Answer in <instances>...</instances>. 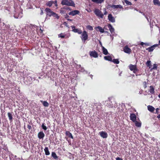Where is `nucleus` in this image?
<instances>
[{"label": "nucleus", "mask_w": 160, "mask_h": 160, "mask_svg": "<svg viewBox=\"0 0 160 160\" xmlns=\"http://www.w3.org/2000/svg\"><path fill=\"white\" fill-rule=\"evenodd\" d=\"M8 116L9 119L11 122L12 121L13 118L12 114L9 112L8 113Z\"/></svg>", "instance_id": "nucleus-23"}, {"label": "nucleus", "mask_w": 160, "mask_h": 160, "mask_svg": "<svg viewBox=\"0 0 160 160\" xmlns=\"http://www.w3.org/2000/svg\"><path fill=\"white\" fill-rule=\"evenodd\" d=\"M146 64L148 67L150 68L151 66V62L150 61H148L147 62Z\"/></svg>", "instance_id": "nucleus-30"}, {"label": "nucleus", "mask_w": 160, "mask_h": 160, "mask_svg": "<svg viewBox=\"0 0 160 160\" xmlns=\"http://www.w3.org/2000/svg\"><path fill=\"white\" fill-rule=\"evenodd\" d=\"M108 27L109 28V30L111 33H112V32H114V29L110 24H108Z\"/></svg>", "instance_id": "nucleus-20"}, {"label": "nucleus", "mask_w": 160, "mask_h": 160, "mask_svg": "<svg viewBox=\"0 0 160 160\" xmlns=\"http://www.w3.org/2000/svg\"><path fill=\"white\" fill-rule=\"evenodd\" d=\"M148 110L152 112H153L155 110V108L152 106L149 105L148 106Z\"/></svg>", "instance_id": "nucleus-19"}, {"label": "nucleus", "mask_w": 160, "mask_h": 160, "mask_svg": "<svg viewBox=\"0 0 160 160\" xmlns=\"http://www.w3.org/2000/svg\"><path fill=\"white\" fill-rule=\"evenodd\" d=\"M40 102L42 103L43 105L45 107H48L49 106V103L46 101L41 100Z\"/></svg>", "instance_id": "nucleus-24"}, {"label": "nucleus", "mask_w": 160, "mask_h": 160, "mask_svg": "<svg viewBox=\"0 0 160 160\" xmlns=\"http://www.w3.org/2000/svg\"><path fill=\"white\" fill-rule=\"evenodd\" d=\"M158 46V44H155L152 46L146 49L147 50H148L149 52H152L155 48Z\"/></svg>", "instance_id": "nucleus-10"}, {"label": "nucleus", "mask_w": 160, "mask_h": 160, "mask_svg": "<svg viewBox=\"0 0 160 160\" xmlns=\"http://www.w3.org/2000/svg\"><path fill=\"white\" fill-rule=\"evenodd\" d=\"M72 29V31L75 33H78L79 34H81L82 33V31L80 29L75 28V27L73 26H71Z\"/></svg>", "instance_id": "nucleus-7"}, {"label": "nucleus", "mask_w": 160, "mask_h": 160, "mask_svg": "<svg viewBox=\"0 0 160 160\" xmlns=\"http://www.w3.org/2000/svg\"><path fill=\"white\" fill-rule=\"evenodd\" d=\"M80 13V11L78 10H74L68 13V14L69 15H72L74 16L77 14H79Z\"/></svg>", "instance_id": "nucleus-9"}, {"label": "nucleus", "mask_w": 160, "mask_h": 160, "mask_svg": "<svg viewBox=\"0 0 160 160\" xmlns=\"http://www.w3.org/2000/svg\"><path fill=\"white\" fill-rule=\"evenodd\" d=\"M58 36L59 38H68V36L67 37H65L66 35L64 34L63 33H61L60 34H58Z\"/></svg>", "instance_id": "nucleus-29"}, {"label": "nucleus", "mask_w": 160, "mask_h": 160, "mask_svg": "<svg viewBox=\"0 0 160 160\" xmlns=\"http://www.w3.org/2000/svg\"><path fill=\"white\" fill-rule=\"evenodd\" d=\"M94 12L95 15L98 17L103 18L104 16V14H102V12L98 9H95Z\"/></svg>", "instance_id": "nucleus-3"}, {"label": "nucleus", "mask_w": 160, "mask_h": 160, "mask_svg": "<svg viewBox=\"0 0 160 160\" xmlns=\"http://www.w3.org/2000/svg\"><path fill=\"white\" fill-rule=\"evenodd\" d=\"M159 108H160V107Z\"/></svg>", "instance_id": "nucleus-55"}, {"label": "nucleus", "mask_w": 160, "mask_h": 160, "mask_svg": "<svg viewBox=\"0 0 160 160\" xmlns=\"http://www.w3.org/2000/svg\"><path fill=\"white\" fill-rule=\"evenodd\" d=\"M130 120L132 121L133 122L136 121V116L135 114H130Z\"/></svg>", "instance_id": "nucleus-13"}, {"label": "nucleus", "mask_w": 160, "mask_h": 160, "mask_svg": "<svg viewBox=\"0 0 160 160\" xmlns=\"http://www.w3.org/2000/svg\"><path fill=\"white\" fill-rule=\"evenodd\" d=\"M90 55L91 57L94 58H97L98 57V54L95 51L90 52Z\"/></svg>", "instance_id": "nucleus-11"}, {"label": "nucleus", "mask_w": 160, "mask_h": 160, "mask_svg": "<svg viewBox=\"0 0 160 160\" xmlns=\"http://www.w3.org/2000/svg\"><path fill=\"white\" fill-rule=\"evenodd\" d=\"M62 5H66L68 6H75V4L72 0H62L61 2Z\"/></svg>", "instance_id": "nucleus-2"}, {"label": "nucleus", "mask_w": 160, "mask_h": 160, "mask_svg": "<svg viewBox=\"0 0 160 160\" xmlns=\"http://www.w3.org/2000/svg\"><path fill=\"white\" fill-rule=\"evenodd\" d=\"M100 136L103 138H106L108 136L107 133L105 132L101 131L99 132Z\"/></svg>", "instance_id": "nucleus-12"}, {"label": "nucleus", "mask_w": 160, "mask_h": 160, "mask_svg": "<svg viewBox=\"0 0 160 160\" xmlns=\"http://www.w3.org/2000/svg\"><path fill=\"white\" fill-rule=\"evenodd\" d=\"M52 156L55 159H57L58 158L56 153L54 152H52Z\"/></svg>", "instance_id": "nucleus-28"}, {"label": "nucleus", "mask_w": 160, "mask_h": 160, "mask_svg": "<svg viewBox=\"0 0 160 160\" xmlns=\"http://www.w3.org/2000/svg\"><path fill=\"white\" fill-rule=\"evenodd\" d=\"M81 38L82 41L85 42L88 39V35L87 32L85 31H84L81 33Z\"/></svg>", "instance_id": "nucleus-4"}, {"label": "nucleus", "mask_w": 160, "mask_h": 160, "mask_svg": "<svg viewBox=\"0 0 160 160\" xmlns=\"http://www.w3.org/2000/svg\"><path fill=\"white\" fill-rule=\"evenodd\" d=\"M159 108H157L156 109V113H158V111L159 110Z\"/></svg>", "instance_id": "nucleus-45"}, {"label": "nucleus", "mask_w": 160, "mask_h": 160, "mask_svg": "<svg viewBox=\"0 0 160 160\" xmlns=\"http://www.w3.org/2000/svg\"><path fill=\"white\" fill-rule=\"evenodd\" d=\"M45 154L46 155H48L50 154V152L48 147H45L44 149Z\"/></svg>", "instance_id": "nucleus-27"}, {"label": "nucleus", "mask_w": 160, "mask_h": 160, "mask_svg": "<svg viewBox=\"0 0 160 160\" xmlns=\"http://www.w3.org/2000/svg\"><path fill=\"white\" fill-rule=\"evenodd\" d=\"M60 12L61 14H65L66 12V10L64 9H62L60 11Z\"/></svg>", "instance_id": "nucleus-35"}, {"label": "nucleus", "mask_w": 160, "mask_h": 160, "mask_svg": "<svg viewBox=\"0 0 160 160\" xmlns=\"http://www.w3.org/2000/svg\"><path fill=\"white\" fill-rule=\"evenodd\" d=\"M144 44H145V43H144L143 42H142L140 43V45H141V46H143L144 45Z\"/></svg>", "instance_id": "nucleus-44"}, {"label": "nucleus", "mask_w": 160, "mask_h": 160, "mask_svg": "<svg viewBox=\"0 0 160 160\" xmlns=\"http://www.w3.org/2000/svg\"><path fill=\"white\" fill-rule=\"evenodd\" d=\"M123 51L126 53L128 54H130L132 52L131 49L128 47L127 45L123 47Z\"/></svg>", "instance_id": "nucleus-8"}, {"label": "nucleus", "mask_w": 160, "mask_h": 160, "mask_svg": "<svg viewBox=\"0 0 160 160\" xmlns=\"http://www.w3.org/2000/svg\"><path fill=\"white\" fill-rule=\"evenodd\" d=\"M103 11H104V13L103 14L104 15H106L108 13V12L106 11V9L105 8L103 9Z\"/></svg>", "instance_id": "nucleus-39"}, {"label": "nucleus", "mask_w": 160, "mask_h": 160, "mask_svg": "<svg viewBox=\"0 0 160 160\" xmlns=\"http://www.w3.org/2000/svg\"><path fill=\"white\" fill-rule=\"evenodd\" d=\"M53 4H54L55 6L57 7L58 6L57 1H51L47 2L46 3V5L49 7H51Z\"/></svg>", "instance_id": "nucleus-6"}, {"label": "nucleus", "mask_w": 160, "mask_h": 160, "mask_svg": "<svg viewBox=\"0 0 160 160\" xmlns=\"http://www.w3.org/2000/svg\"><path fill=\"white\" fill-rule=\"evenodd\" d=\"M64 24L65 25V26L68 27V28H69V25L66 22H64Z\"/></svg>", "instance_id": "nucleus-41"}, {"label": "nucleus", "mask_w": 160, "mask_h": 160, "mask_svg": "<svg viewBox=\"0 0 160 160\" xmlns=\"http://www.w3.org/2000/svg\"><path fill=\"white\" fill-rule=\"evenodd\" d=\"M116 160H123V159L119 157H118L116 158Z\"/></svg>", "instance_id": "nucleus-43"}, {"label": "nucleus", "mask_w": 160, "mask_h": 160, "mask_svg": "<svg viewBox=\"0 0 160 160\" xmlns=\"http://www.w3.org/2000/svg\"><path fill=\"white\" fill-rule=\"evenodd\" d=\"M44 11L47 17H51L52 16L58 19L59 18V16L57 14L52 11L49 8H46L45 9Z\"/></svg>", "instance_id": "nucleus-1"}, {"label": "nucleus", "mask_w": 160, "mask_h": 160, "mask_svg": "<svg viewBox=\"0 0 160 160\" xmlns=\"http://www.w3.org/2000/svg\"><path fill=\"white\" fill-rule=\"evenodd\" d=\"M129 68L131 71H133L135 73H136L138 71L136 65H133L130 64L129 66Z\"/></svg>", "instance_id": "nucleus-5"}, {"label": "nucleus", "mask_w": 160, "mask_h": 160, "mask_svg": "<svg viewBox=\"0 0 160 160\" xmlns=\"http://www.w3.org/2000/svg\"><path fill=\"white\" fill-rule=\"evenodd\" d=\"M69 17V16L68 15H67V14H66V15L65 18H68V17Z\"/></svg>", "instance_id": "nucleus-49"}, {"label": "nucleus", "mask_w": 160, "mask_h": 160, "mask_svg": "<svg viewBox=\"0 0 160 160\" xmlns=\"http://www.w3.org/2000/svg\"><path fill=\"white\" fill-rule=\"evenodd\" d=\"M157 118L158 119L160 118V114L157 116Z\"/></svg>", "instance_id": "nucleus-48"}, {"label": "nucleus", "mask_w": 160, "mask_h": 160, "mask_svg": "<svg viewBox=\"0 0 160 160\" xmlns=\"http://www.w3.org/2000/svg\"><path fill=\"white\" fill-rule=\"evenodd\" d=\"M43 8H42V9H43ZM41 13H40V14L41 15H42L43 14V10H42V8H41Z\"/></svg>", "instance_id": "nucleus-42"}, {"label": "nucleus", "mask_w": 160, "mask_h": 160, "mask_svg": "<svg viewBox=\"0 0 160 160\" xmlns=\"http://www.w3.org/2000/svg\"><path fill=\"white\" fill-rule=\"evenodd\" d=\"M124 2L127 5H132V3L127 0H124Z\"/></svg>", "instance_id": "nucleus-33"}, {"label": "nucleus", "mask_w": 160, "mask_h": 160, "mask_svg": "<svg viewBox=\"0 0 160 160\" xmlns=\"http://www.w3.org/2000/svg\"><path fill=\"white\" fill-rule=\"evenodd\" d=\"M38 136L39 139H43L45 136V134L42 131H41L38 133Z\"/></svg>", "instance_id": "nucleus-14"}, {"label": "nucleus", "mask_w": 160, "mask_h": 160, "mask_svg": "<svg viewBox=\"0 0 160 160\" xmlns=\"http://www.w3.org/2000/svg\"><path fill=\"white\" fill-rule=\"evenodd\" d=\"M153 2L154 5L160 6V1L159 0H153Z\"/></svg>", "instance_id": "nucleus-18"}, {"label": "nucleus", "mask_w": 160, "mask_h": 160, "mask_svg": "<svg viewBox=\"0 0 160 160\" xmlns=\"http://www.w3.org/2000/svg\"><path fill=\"white\" fill-rule=\"evenodd\" d=\"M94 29L97 31H99L101 33H104V29L102 28L100 26H98L95 27L94 28Z\"/></svg>", "instance_id": "nucleus-16"}, {"label": "nucleus", "mask_w": 160, "mask_h": 160, "mask_svg": "<svg viewBox=\"0 0 160 160\" xmlns=\"http://www.w3.org/2000/svg\"><path fill=\"white\" fill-rule=\"evenodd\" d=\"M104 59L106 60L110 61H112V59L111 57L110 56H105L104 57Z\"/></svg>", "instance_id": "nucleus-22"}, {"label": "nucleus", "mask_w": 160, "mask_h": 160, "mask_svg": "<svg viewBox=\"0 0 160 160\" xmlns=\"http://www.w3.org/2000/svg\"><path fill=\"white\" fill-rule=\"evenodd\" d=\"M27 128L29 129V130H30L32 128V127H31V126L30 125V124H28V125H27Z\"/></svg>", "instance_id": "nucleus-40"}, {"label": "nucleus", "mask_w": 160, "mask_h": 160, "mask_svg": "<svg viewBox=\"0 0 160 160\" xmlns=\"http://www.w3.org/2000/svg\"><path fill=\"white\" fill-rule=\"evenodd\" d=\"M150 89H149V91L150 93L152 94H154L155 92L154 88L152 86H150Z\"/></svg>", "instance_id": "nucleus-21"}, {"label": "nucleus", "mask_w": 160, "mask_h": 160, "mask_svg": "<svg viewBox=\"0 0 160 160\" xmlns=\"http://www.w3.org/2000/svg\"><path fill=\"white\" fill-rule=\"evenodd\" d=\"M86 28L88 29L89 30H91V31H92L93 30L92 27L91 25H87L86 26Z\"/></svg>", "instance_id": "nucleus-34"}, {"label": "nucleus", "mask_w": 160, "mask_h": 160, "mask_svg": "<svg viewBox=\"0 0 160 160\" xmlns=\"http://www.w3.org/2000/svg\"><path fill=\"white\" fill-rule=\"evenodd\" d=\"M66 9H67V10L69 9L70 10H71V8H69V7H68V8H66Z\"/></svg>", "instance_id": "nucleus-47"}, {"label": "nucleus", "mask_w": 160, "mask_h": 160, "mask_svg": "<svg viewBox=\"0 0 160 160\" xmlns=\"http://www.w3.org/2000/svg\"><path fill=\"white\" fill-rule=\"evenodd\" d=\"M102 49L103 53L105 55H107L108 54V51L104 47H102Z\"/></svg>", "instance_id": "nucleus-26"}, {"label": "nucleus", "mask_w": 160, "mask_h": 160, "mask_svg": "<svg viewBox=\"0 0 160 160\" xmlns=\"http://www.w3.org/2000/svg\"><path fill=\"white\" fill-rule=\"evenodd\" d=\"M66 134L68 135L69 137L71 138L72 139H73V137L72 134V133L70 132L69 131H66Z\"/></svg>", "instance_id": "nucleus-25"}, {"label": "nucleus", "mask_w": 160, "mask_h": 160, "mask_svg": "<svg viewBox=\"0 0 160 160\" xmlns=\"http://www.w3.org/2000/svg\"><path fill=\"white\" fill-rule=\"evenodd\" d=\"M111 7L113 8V9L119 8L121 9H123L122 6L120 5H112L110 6Z\"/></svg>", "instance_id": "nucleus-17"}, {"label": "nucleus", "mask_w": 160, "mask_h": 160, "mask_svg": "<svg viewBox=\"0 0 160 160\" xmlns=\"http://www.w3.org/2000/svg\"><path fill=\"white\" fill-rule=\"evenodd\" d=\"M42 129L44 130H46L47 129V128L46 126L44 125V123H43L42 125Z\"/></svg>", "instance_id": "nucleus-38"}, {"label": "nucleus", "mask_w": 160, "mask_h": 160, "mask_svg": "<svg viewBox=\"0 0 160 160\" xmlns=\"http://www.w3.org/2000/svg\"><path fill=\"white\" fill-rule=\"evenodd\" d=\"M108 19L109 21L112 22H114L115 21V18L112 16L111 14H109L108 15Z\"/></svg>", "instance_id": "nucleus-15"}, {"label": "nucleus", "mask_w": 160, "mask_h": 160, "mask_svg": "<svg viewBox=\"0 0 160 160\" xmlns=\"http://www.w3.org/2000/svg\"><path fill=\"white\" fill-rule=\"evenodd\" d=\"M158 65L156 64H153V67L152 68V70L153 69H157V68Z\"/></svg>", "instance_id": "nucleus-37"}, {"label": "nucleus", "mask_w": 160, "mask_h": 160, "mask_svg": "<svg viewBox=\"0 0 160 160\" xmlns=\"http://www.w3.org/2000/svg\"><path fill=\"white\" fill-rule=\"evenodd\" d=\"M68 21H71L72 20V19H68Z\"/></svg>", "instance_id": "nucleus-50"}, {"label": "nucleus", "mask_w": 160, "mask_h": 160, "mask_svg": "<svg viewBox=\"0 0 160 160\" xmlns=\"http://www.w3.org/2000/svg\"><path fill=\"white\" fill-rule=\"evenodd\" d=\"M135 1H137V0H134Z\"/></svg>", "instance_id": "nucleus-54"}, {"label": "nucleus", "mask_w": 160, "mask_h": 160, "mask_svg": "<svg viewBox=\"0 0 160 160\" xmlns=\"http://www.w3.org/2000/svg\"><path fill=\"white\" fill-rule=\"evenodd\" d=\"M158 96L159 98H160V93L159 94Z\"/></svg>", "instance_id": "nucleus-52"}, {"label": "nucleus", "mask_w": 160, "mask_h": 160, "mask_svg": "<svg viewBox=\"0 0 160 160\" xmlns=\"http://www.w3.org/2000/svg\"><path fill=\"white\" fill-rule=\"evenodd\" d=\"M144 45L146 46H149L150 45V44L149 43H145Z\"/></svg>", "instance_id": "nucleus-46"}, {"label": "nucleus", "mask_w": 160, "mask_h": 160, "mask_svg": "<svg viewBox=\"0 0 160 160\" xmlns=\"http://www.w3.org/2000/svg\"><path fill=\"white\" fill-rule=\"evenodd\" d=\"M143 85L144 88H146L147 87L148 83L146 81H145L143 82Z\"/></svg>", "instance_id": "nucleus-36"}, {"label": "nucleus", "mask_w": 160, "mask_h": 160, "mask_svg": "<svg viewBox=\"0 0 160 160\" xmlns=\"http://www.w3.org/2000/svg\"><path fill=\"white\" fill-rule=\"evenodd\" d=\"M108 31H104V32H105V33H108Z\"/></svg>", "instance_id": "nucleus-51"}, {"label": "nucleus", "mask_w": 160, "mask_h": 160, "mask_svg": "<svg viewBox=\"0 0 160 160\" xmlns=\"http://www.w3.org/2000/svg\"><path fill=\"white\" fill-rule=\"evenodd\" d=\"M159 44L160 45V40L159 41Z\"/></svg>", "instance_id": "nucleus-53"}, {"label": "nucleus", "mask_w": 160, "mask_h": 160, "mask_svg": "<svg viewBox=\"0 0 160 160\" xmlns=\"http://www.w3.org/2000/svg\"><path fill=\"white\" fill-rule=\"evenodd\" d=\"M135 122V126L137 127H139L141 126V123L138 122L136 121L134 122Z\"/></svg>", "instance_id": "nucleus-31"}, {"label": "nucleus", "mask_w": 160, "mask_h": 160, "mask_svg": "<svg viewBox=\"0 0 160 160\" xmlns=\"http://www.w3.org/2000/svg\"><path fill=\"white\" fill-rule=\"evenodd\" d=\"M112 62H113L114 63L116 64H118L119 63V62L118 60V59H113V60H112Z\"/></svg>", "instance_id": "nucleus-32"}]
</instances>
